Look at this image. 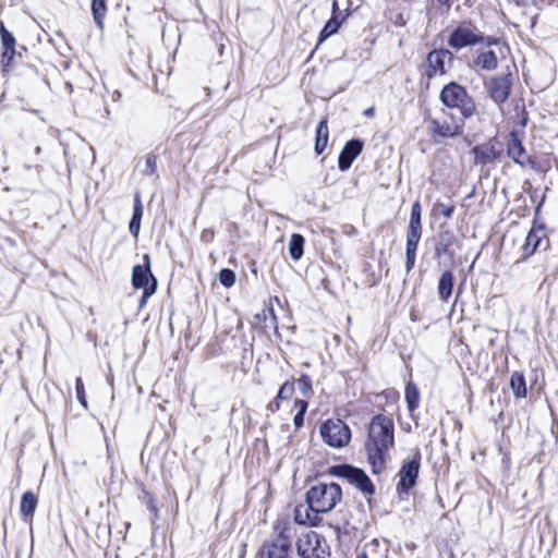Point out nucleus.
I'll return each instance as SVG.
<instances>
[{"instance_id":"nucleus-30","label":"nucleus","mask_w":558,"mask_h":558,"mask_svg":"<svg viewBox=\"0 0 558 558\" xmlns=\"http://www.w3.org/2000/svg\"><path fill=\"white\" fill-rule=\"evenodd\" d=\"M295 409H298L294 415L293 423L296 428H301L304 424V415L306 413L308 403L305 400L296 399L294 402Z\"/></svg>"},{"instance_id":"nucleus-6","label":"nucleus","mask_w":558,"mask_h":558,"mask_svg":"<svg viewBox=\"0 0 558 558\" xmlns=\"http://www.w3.org/2000/svg\"><path fill=\"white\" fill-rule=\"evenodd\" d=\"M319 434L326 445L332 448H343L351 440V429L340 418H329L319 427Z\"/></svg>"},{"instance_id":"nucleus-9","label":"nucleus","mask_w":558,"mask_h":558,"mask_svg":"<svg viewBox=\"0 0 558 558\" xmlns=\"http://www.w3.org/2000/svg\"><path fill=\"white\" fill-rule=\"evenodd\" d=\"M291 547V527L283 526L271 541L263 544L259 558H288Z\"/></svg>"},{"instance_id":"nucleus-41","label":"nucleus","mask_w":558,"mask_h":558,"mask_svg":"<svg viewBox=\"0 0 558 558\" xmlns=\"http://www.w3.org/2000/svg\"><path fill=\"white\" fill-rule=\"evenodd\" d=\"M215 232L211 229H205L203 230L201 234V240L205 243H210L214 240Z\"/></svg>"},{"instance_id":"nucleus-10","label":"nucleus","mask_w":558,"mask_h":558,"mask_svg":"<svg viewBox=\"0 0 558 558\" xmlns=\"http://www.w3.org/2000/svg\"><path fill=\"white\" fill-rule=\"evenodd\" d=\"M482 41L483 33L473 23H462L451 32L447 44L452 49L460 50Z\"/></svg>"},{"instance_id":"nucleus-7","label":"nucleus","mask_w":558,"mask_h":558,"mask_svg":"<svg viewBox=\"0 0 558 558\" xmlns=\"http://www.w3.org/2000/svg\"><path fill=\"white\" fill-rule=\"evenodd\" d=\"M330 474L345 480L349 484L354 485L365 495H373L375 493L374 484L362 469L350 464H339L330 469Z\"/></svg>"},{"instance_id":"nucleus-14","label":"nucleus","mask_w":558,"mask_h":558,"mask_svg":"<svg viewBox=\"0 0 558 558\" xmlns=\"http://www.w3.org/2000/svg\"><path fill=\"white\" fill-rule=\"evenodd\" d=\"M452 59L453 54L448 49H435L430 51L426 59L427 70L425 73L427 77L432 78L436 75H444L446 73V61H451Z\"/></svg>"},{"instance_id":"nucleus-42","label":"nucleus","mask_w":558,"mask_h":558,"mask_svg":"<svg viewBox=\"0 0 558 558\" xmlns=\"http://www.w3.org/2000/svg\"><path fill=\"white\" fill-rule=\"evenodd\" d=\"M282 399H277V396L275 397L274 400H271L268 404H267V410L271 413H276L279 409H280V401Z\"/></svg>"},{"instance_id":"nucleus-29","label":"nucleus","mask_w":558,"mask_h":558,"mask_svg":"<svg viewBox=\"0 0 558 558\" xmlns=\"http://www.w3.org/2000/svg\"><path fill=\"white\" fill-rule=\"evenodd\" d=\"M107 12L106 0H92V13L96 25L104 27V19Z\"/></svg>"},{"instance_id":"nucleus-21","label":"nucleus","mask_w":558,"mask_h":558,"mask_svg":"<svg viewBox=\"0 0 558 558\" xmlns=\"http://www.w3.org/2000/svg\"><path fill=\"white\" fill-rule=\"evenodd\" d=\"M142 217H143V205H142L140 195L136 194L134 197L133 215H132L131 221L129 223L130 233L135 239H137L138 233H140Z\"/></svg>"},{"instance_id":"nucleus-47","label":"nucleus","mask_w":558,"mask_h":558,"mask_svg":"<svg viewBox=\"0 0 558 558\" xmlns=\"http://www.w3.org/2000/svg\"><path fill=\"white\" fill-rule=\"evenodd\" d=\"M356 558H367L366 551H361L357 554Z\"/></svg>"},{"instance_id":"nucleus-16","label":"nucleus","mask_w":558,"mask_h":558,"mask_svg":"<svg viewBox=\"0 0 558 558\" xmlns=\"http://www.w3.org/2000/svg\"><path fill=\"white\" fill-rule=\"evenodd\" d=\"M474 71H494L498 66V58L493 50H477L470 64Z\"/></svg>"},{"instance_id":"nucleus-36","label":"nucleus","mask_w":558,"mask_h":558,"mask_svg":"<svg viewBox=\"0 0 558 558\" xmlns=\"http://www.w3.org/2000/svg\"><path fill=\"white\" fill-rule=\"evenodd\" d=\"M15 56V47L3 48L1 63L3 69H7Z\"/></svg>"},{"instance_id":"nucleus-39","label":"nucleus","mask_w":558,"mask_h":558,"mask_svg":"<svg viewBox=\"0 0 558 558\" xmlns=\"http://www.w3.org/2000/svg\"><path fill=\"white\" fill-rule=\"evenodd\" d=\"M500 156V151L496 150L494 147H490L482 153L481 159L484 162H489L495 159H498Z\"/></svg>"},{"instance_id":"nucleus-20","label":"nucleus","mask_w":558,"mask_h":558,"mask_svg":"<svg viewBox=\"0 0 558 558\" xmlns=\"http://www.w3.org/2000/svg\"><path fill=\"white\" fill-rule=\"evenodd\" d=\"M454 284V276L452 271L446 270L441 274L438 281V295L442 302H447L451 296Z\"/></svg>"},{"instance_id":"nucleus-31","label":"nucleus","mask_w":558,"mask_h":558,"mask_svg":"<svg viewBox=\"0 0 558 558\" xmlns=\"http://www.w3.org/2000/svg\"><path fill=\"white\" fill-rule=\"evenodd\" d=\"M219 281L226 288H230L235 283V274L229 268H223L219 272Z\"/></svg>"},{"instance_id":"nucleus-34","label":"nucleus","mask_w":558,"mask_h":558,"mask_svg":"<svg viewBox=\"0 0 558 558\" xmlns=\"http://www.w3.org/2000/svg\"><path fill=\"white\" fill-rule=\"evenodd\" d=\"M156 170H157V156L154 154H148L146 156L145 169L143 170V173L145 175H153L156 173Z\"/></svg>"},{"instance_id":"nucleus-45","label":"nucleus","mask_w":558,"mask_h":558,"mask_svg":"<svg viewBox=\"0 0 558 558\" xmlns=\"http://www.w3.org/2000/svg\"><path fill=\"white\" fill-rule=\"evenodd\" d=\"M267 311L271 315V324L276 327L277 326V318L275 316L274 310L272 308H268Z\"/></svg>"},{"instance_id":"nucleus-1","label":"nucleus","mask_w":558,"mask_h":558,"mask_svg":"<svg viewBox=\"0 0 558 558\" xmlns=\"http://www.w3.org/2000/svg\"><path fill=\"white\" fill-rule=\"evenodd\" d=\"M395 445L393 422L390 417L378 414L368 426L364 448L374 474L381 473L389 458V450Z\"/></svg>"},{"instance_id":"nucleus-23","label":"nucleus","mask_w":558,"mask_h":558,"mask_svg":"<svg viewBox=\"0 0 558 558\" xmlns=\"http://www.w3.org/2000/svg\"><path fill=\"white\" fill-rule=\"evenodd\" d=\"M329 132L327 119H323L316 128L315 151L317 155L323 154L328 143Z\"/></svg>"},{"instance_id":"nucleus-33","label":"nucleus","mask_w":558,"mask_h":558,"mask_svg":"<svg viewBox=\"0 0 558 558\" xmlns=\"http://www.w3.org/2000/svg\"><path fill=\"white\" fill-rule=\"evenodd\" d=\"M0 35L2 48L15 47L14 36L5 28L4 24H0Z\"/></svg>"},{"instance_id":"nucleus-49","label":"nucleus","mask_w":558,"mask_h":558,"mask_svg":"<svg viewBox=\"0 0 558 558\" xmlns=\"http://www.w3.org/2000/svg\"><path fill=\"white\" fill-rule=\"evenodd\" d=\"M35 151H36V154H37V155H38V154H40V153H41V148H40V146H37V147L35 148Z\"/></svg>"},{"instance_id":"nucleus-24","label":"nucleus","mask_w":558,"mask_h":558,"mask_svg":"<svg viewBox=\"0 0 558 558\" xmlns=\"http://www.w3.org/2000/svg\"><path fill=\"white\" fill-rule=\"evenodd\" d=\"M421 239L407 238L405 244V271L409 274L416 260V248Z\"/></svg>"},{"instance_id":"nucleus-43","label":"nucleus","mask_w":558,"mask_h":558,"mask_svg":"<svg viewBox=\"0 0 558 558\" xmlns=\"http://www.w3.org/2000/svg\"><path fill=\"white\" fill-rule=\"evenodd\" d=\"M497 43H498V39L490 37V36L483 35V41L480 45L492 46V45H496Z\"/></svg>"},{"instance_id":"nucleus-25","label":"nucleus","mask_w":558,"mask_h":558,"mask_svg":"<svg viewBox=\"0 0 558 558\" xmlns=\"http://www.w3.org/2000/svg\"><path fill=\"white\" fill-rule=\"evenodd\" d=\"M510 387L515 398H525L526 396V384L522 373L514 372L510 378Z\"/></svg>"},{"instance_id":"nucleus-27","label":"nucleus","mask_w":558,"mask_h":558,"mask_svg":"<svg viewBox=\"0 0 558 558\" xmlns=\"http://www.w3.org/2000/svg\"><path fill=\"white\" fill-rule=\"evenodd\" d=\"M404 397L409 411L413 412L414 410H416L420 403V391L414 383L409 381L407 384Z\"/></svg>"},{"instance_id":"nucleus-5","label":"nucleus","mask_w":558,"mask_h":558,"mask_svg":"<svg viewBox=\"0 0 558 558\" xmlns=\"http://www.w3.org/2000/svg\"><path fill=\"white\" fill-rule=\"evenodd\" d=\"M296 551L301 558H330L331 556L327 539L314 531L302 533L298 537Z\"/></svg>"},{"instance_id":"nucleus-4","label":"nucleus","mask_w":558,"mask_h":558,"mask_svg":"<svg viewBox=\"0 0 558 558\" xmlns=\"http://www.w3.org/2000/svg\"><path fill=\"white\" fill-rule=\"evenodd\" d=\"M428 131L436 143L460 135L463 132V122L446 109H441L439 117H427Z\"/></svg>"},{"instance_id":"nucleus-11","label":"nucleus","mask_w":558,"mask_h":558,"mask_svg":"<svg viewBox=\"0 0 558 558\" xmlns=\"http://www.w3.org/2000/svg\"><path fill=\"white\" fill-rule=\"evenodd\" d=\"M144 264L135 265L132 270V284L135 289L144 290V299H148L156 292L157 280L150 271V257L148 254L143 256Z\"/></svg>"},{"instance_id":"nucleus-44","label":"nucleus","mask_w":558,"mask_h":558,"mask_svg":"<svg viewBox=\"0 0 558 558\" xmlns=\"http://www.w3.org/2000/svg\"><path fill=\"white\" fill-rule=\"evenodd\" d=\"M440 4L446 5V8L449 10L451 8V3L453 0H437Z\"/></svg>"},{"instance_id":"nucleus-17","label":"nucleus","mask_w":558,"mask_h":558,"mask_svg":"<svg viewBox=\"0 0 558 558\" xmlns=\"http://www.w3.org/2000/svg\"><path fill=\"white\" fill-rule=\"evenodd\" d=\"M319 514L313 505H298L294 509V521L302 525L317 526L322 522Z\"/></svg>"},{"instance_id":"nucleus-35","label":"nucleus","mask_w":558,"mask_h":558,"mask_svg":"<svg viewBox=\"0 0 558 558\" xmlns=\"http://www.w3.org/2000/svg\"><path fill=\"white\" fill-rule=\"evenodd\" d=\"M294 393V384L291 381H286L277 393V399L288 400Z\"/></svg>"},{"instance_id":"nucleus-18","label":"nucleus","mask_w":558,"mask_h":558,"mask_svg":"<svg viewBox=\"0 0 558 558\" xmlns=\"http://www.w3.org/2000/svg\"><path fill=\"white\" fill-rule=\"evenodd\" d=\"M407 238H422V207L418 201L414 202L411 208V216L407 230Z\"/></svg>"},{"instance_id":"nucleus-40","label":"nucleus","mask_w":558,"mask_h":558,"mask_svg":"<svg viewBox=\"0 0 558 558\" xmlns=\"http://www.w3.org/2000/svg\"><path fill=\"white\" fill-rule=\"evenodd\" d=\"M437 210H439L446 218H451L454 213L453 205H446L444 203L436 204Z\"/></svg>"},{"instance_id":"nucleus-32","label":"nucleus","mask_w":558,"mask_h":558,"mask_svg":"<svg viewBox=\"0 0 558 558\" xmlns=\"http://www.w3.org/2000/svg\"><path fill=\"white\" fill-rule=\"evenodd\" d=\"M298 388L299 390L302 392V395L304 397H308L310 395L313 393V389H312V379L308 375H305L303 374L299 379H298Z\"/></svg>"},{"instance_id":"nucleus-13","label":"nucleus","mask_w":558,"mask_h":558,"mask_svg":"<svg viewBox=\"0 0 558 558\" xmlns=\"http://www.w3.org/2000/svg\"><path fill=\"white\" fill-rule=\"evenodd\" d=\"M485 88L490 99L498 106L505 104L511 94V75L494 76L487 80Z\"/></svg>"},{"instance_id":"nucleus-28","label":"nucleus","mask_w":558,"mask_h":558,"mask_svg":"<svg viewBox=\"0 0 558 558\" xmlns=\"http://www.w3.org/2000/svg\"><path fill=\"white\" fill-rule=\"evenodd\" d=\"M304 236L293 233L289 243V253L294 260H299L303 256Z\"/></svg>"},{"instance_id":"nucleus-19","label":"nucleus","mask_w":558,"mask_h":558,"mask_svg":"<svg viewBox=\"0 0 558 558\" xmlns=\"http://www.w3.org/2000/svg\"><path fill=\"white\" fill-rule=\"evenodd\" d=\"M544 236V231L542 228L539 229H531L525 238V243L522 247L523 256L522 259H525L534 254L536 248L539 246L542 239Z\"/></svg>"},{"instance_id":"nucleus-38","label":"nucleus","mask_w":558,"mask_h":558,"mask_svg":"<svg viewBox=\"0 0 558 558\" xmlns=\"http://www.w3.org/2000/svg\"><path fill=\"white\" fill-rule=\"evenodd\" d=\"M389 20L396 25V26H404L408 21V16L404 15L403 12H390Z\"/></svg>"},{"instance_id":"nucleus-26","label":"nucleus","mask_w":558,"mask_h":558,"mask_svg":"<svg viewBox=\"0 0 558 558\" xmlns=\"http://www.w3.org/2000/svg\"><path fill=\"white\" fill-rule=\"evenodd\" d=\"M37 506V497L32 492L23 494L20 505L21 513L27 518L32 517Z\"/></svg>"},{"instance_id":"nucleus-15","label":"nucleus","mask_w":558,"mask_h":558,"mask_svg":"<svg viewBox=\"0 0 558 558\" xmlns=\"http://www.w3.org/2000/svg\"><path fill=\"white\" fill-rule=\"evenodd\" d=\"M362 149L363 143L360 140L353 138L347 142L338 158L339 169L341 171L348 170Z\"/></svg>"},{"instance_id":"nucleus-12","label":"nucleus","mask_w":558,"mask_h":558,"mask_svg":"<svg viewBox=\"0 0 558 558\" xmlns=\"http://www.w3.org/2000/svg\"><path fill=\"white\" fill-rule=\"evenodd\" d=\"M420 468L421 452L416 449L412 459L405 461L398 473L399 482L397 484V492L399 494H408L409 490L415 486Z\"/></svg>"},{"instance_id":"nucleus-37","label":"nucleus","mask_w":558,"mask_h":558,"mask_svg":"<svg viewBox=\"0 0 558 558\" xmlns=\"http://www.w3.org/2000/svg\"><path fill=\"white\" fill-rule=\"evenodd\" d=\"M75 389H76V397L81 404L86 407V398H85V389L84 384L81 377H77L75 380Z\"/></svg>"},{"instance_id":"nucleus-3","label":"nucleus","mask_w":558,"mask_h":558,"mask_svg":"<svg viewBox=\"0 0 558 558\" xmlns=\"http://www.w3.org/2000/svg\"><path fill=\"white\" fill-rule=\"evenodd\" d=\"M342 498V489L337 483H318L306 493V504L313 505L319 513L331 511Z\"/></svg>"},{"instance_id":"nucleus-22","label":"nucleus","mask_w":558,"mask_h":558,"mask_svg":"<svg viewBox=\"0 0 558 558\" xmlns=\"http://www.w3.org/2000/svg\"><path fill=\"white\" fill-rule=\"evenodd\" d=\"M341 25V21L338 20V2L335 0L332 2V16L331 19L325 24L323 29L319 34V41H324L339 29Z\"/></svg>"},{"instance_id":"nucleus-8","label":"nucleus","mask_w":558,"mask_h":558,"mask_svg":"<svg viewBox=\"0 0 558 558\" xmlns=\"http://www.w3.org/2000/svg\"><path fill=\"white\" fill-rule=\"evenodd\" d=\"M507 156L521 168H531L535 171L539 170V165L535 156L530 155L519 136L518 132L511 131L506 142Z\"/></svg>"},{"instance_id":"nucleus-46","label":"nucleus","mask_w":558,"mask_h":558,"mask_svg":"<svg viewBox=\"0 0 558 558\" xmlns=\"http://www.w3.org/2000/svg\"><path fill=\"white\" fill-rule=\"evenodd\" d=\"M364 114H365L366 117H368V118H372V117H374V114H375V109H374V108H368V109H366V110L364 111Z\"/></svg>"},{"instance_id":"nucleus-2","label":"nucleus","mask_w":558,"mask_h":558,"mask_svg":"<svg viewBox=\"0 0 558 558\" xmlns=\"http://www.w3.org/2000/svg\"><path fill=\"white\" fill-rule=\"evenodd\" d=\"M439 100L446 108L458 109L464 120L471 119L476 112L473 97L457 82H450L441 88Z\"/></svg>"},{"instance_id":"nucleus-48","label":"nucleus","mask_w":558,"mask_h":558,"mask_svg":"<svg viewBox=\"0 0 558 558\" xmlns=\"http://www.w3.org/2000/svg\"><path fill=\"white\" fill-rule=\"evenodd\" d=\"M147 299H144V294L141 298L140 305L143 306L146 303Z\"/></svg>"}]
</instances>
